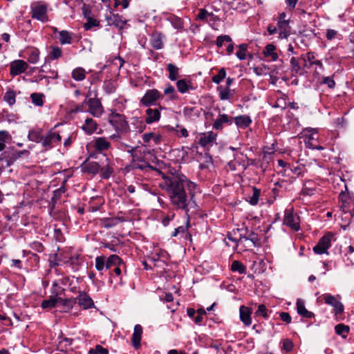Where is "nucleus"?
Returning <instances> with one entry per match:
<instances>
[{"mask_svg":"<svg viewBox=\"0 0 354 354\" xmlns=\"http://www.w3.org/2000/svg\"><path fill=\"white\" fill-rule=\"evenodd\" d=\"M162 180L159 187L168 195L171 205L178 209L188 212L196 208L195 195L198 192L197 184L182 174H161Z\"/></svg>","mask_w":354,"mask_h":354,"instance_id":"1","label":"nucleus"},{"mask_svg":"<svg viewBox=\"0 0 354 354\" xmlns=\"http://www.w3.org/2000/svg\"><path fill=\"white\" fill-rule=\"evenodd\" d=\"M129 153L131 154L132 158L131 164L126 167L128 171L131 169H138L144 170L149 167V162L145 159V152L138 147H133L132 151Z\"/></svg>","mask_w":354,"mask_h":354,"instance_id":"2","label":"nucleus"},{"mask_svg":"<svg viewBox=\"0 0 354 354\" xmlns=\"http://www.w3.org/2000/svg\"><path fill=\"white\" fill-rule=\"evenodd\" d=\"M48 5L46 2L39 1H35L30 5V14L32 19H37L42 23L49 21L48 16Z\"/></svg>","mask_w":354,"mask_h":354,"instance_id":"3","label":"nucleus"},{"mask_svg":"<svg viewBox=\"0 0 354 354\" xmlns=\"http://www.w3.org/2000/svg\"><path fill=\"white\" fill-rule=\"evenodd\" d=\"M337 180L340 181V183H337V185L342 186L345 189V191L342 190L339 195V201L342 203L341 207L348 209L354 205V197L348 192L345 181L339 176L333 178V183Z\"/></svg>","mask_w":354,"mask_h":354,"instance_id":"4","label":"nucleus"},{"mask_svg":"<svg viewBox=\"0 0 354 354\" xmlns=\"http://www.w3.org/2000/svg\"><path fill=\"white\" fill-rule=\"evenodd\" d=\"M301 138L306 147L309 149H322L323 147L318 145L317 142V130L313 128H306L301 133Z\"/></svg>","mask_w":354,"mask_h":354,"instance_id":"5","label":"nucleus"},{"mask_svg":"<svg viewBox=\"0 0 354 354\" xmlns=\"http://www.w3.org/2000/svg\"><path fill=\"white\" fill-rule=\"evenodd\" d=\"M109 121L116 132L127 133L129 131L128 122L126 120L124 115L112 113L109 115Z\"/></svg>","mask_w":354,"mask_h":354,"instance_id":"6","label":"nucleus"},{"mask_svg":"<svg viewBox=\"0 0 354 354\" xmlns=\"http://www.w3.org/2000/svg\"><path fill=\"white\" fill-rule=\"evenodd\" d=\"M196 19L208 23L214 30H218V23L221 21V18L218 16L214 15L212 12H208L205 8L199 10Z\"/></svg>","mask_w":354,"mask_h":354,"instance_id":"7","label":"nucleus"},{"mask_svg":"<svg viewBox=\"0 0 354 354\" xmlns=\"http://www.w3.org/2000/svg\"><path fill=\"white\" fill-rule=\"evenodd\" d=\"M62 137L59 133L53 130L49 131L45 136H43L42 147L45 150H49L55 146L60 144Z\"/></svg>","mask_w":354,"mask_h":354,"instance_id":"8","label":"nucleus"},{"mask_svg":"<svg viewBox=\"0 0 354 354\" xmlns=\"http://www.w3.org/2000/svg\"><path fill=\"white\" fill-rule=\"evenodd\" d=\"M163 95L157 89H149L140 100V103L145 106H149L155 104L156 102L162 98Z\"/></svg>","mask_w":354,"mask_h":354,"instance_id":"9","label":"nucleus"},{"mask_svg":"<svg viewBox=\"0 0 354 354\" xmlns=\"http://www.w3.org/2000/svg\"><path fill=\"white\" fill-rule=\"evenodd\" d=\"M332 240V234L330 232L327 233L326 235L322 236L318 241L317 244L313 247V250L315 254H323L326 253L329 254L327 251L330 246Z\"/></svg>","mask_w":354,"mask_h":354,"instance_id":"10","label":"nucleus"},{"mask_svg":"<svg viewBox=\"0 0 354 354\" xmlns=\"http://www.w3.org/2000/svg\"><path fill=\"white\" fill-rule=\"evenodd\" d=\"M84 103L88 106V112L95 117H100L103 113V106L99 99L96 97L86 98Z\"/></svg>","mask_w":354,"mask_h":354,"instance_id":"11","label":"nucleus"},{"mask_svg":"<svg viewBox=\"0 0 354 354\" xmlns=\"http://www.w3.org/2000/svg\"><path fill=\"white\" fill-rule=\"evenodd\" d=\"M283 224L295 231H298L300 229L299 217L293 214L291 209H286Z\"/></svg>","mask_w":354,"mask_h":354,"instance_id":"12","label":"nucleus"},{"mask_svg":"<svg viewBox=\"0 0 354 354\" xmlns=\"http://www.w3.org/2000/svg\"><path fill=\"white\" fill-rule=\"evenodd\" d=\"M19 57L27 59L30 64H35L39 61L40 51L35 47H28L24 51L20 52Z\"/></svg>","mask_w":354,"mask_h":354,"instance_id":"13","label":"nucleus"},{"mask_svg":"<svg viewBox=\"0 0 354 354\" xmlns=\"http://www.w3.org/2000/svg\"><path fill=\"white\" fill-rule=\"evenodd\" d=\"M300 61L301 62V67L304 69V75L306 74L313 65L322 66L320 61L315 60L314 55L311 53L302 55L300 57Z\"/></svg>","mask_w":354,"mask_h":354,"instance_id":"14","label":"nucleus"},{"mask_svg":"<svg viewBox=\"0 0 354 354\" xmlns=\"http://www.w3.org/2000/svg\"><path fill=\"white\" fill-rule=\"evenodd\" d=\"M28 68L27 62L22 59L12 61L10 65V74L15 77L24 73Z\"/></svg>","mask_w":354,"mask_h":354,"instance_id":"15","label":"nucleus"},{"mask_svg":"<svg viewBox=\"0 0 354 354\" xmlns=\"http://www.w3.org/2000/svg\"><path fill=\"white\" fill-rule=\"evenodd\" d=\"M109 137L94 138L93 140V149L99 153H102L109 150L111 148V144L109 141Z\"/></svg>","mask_w":354,"mask_h":354,"instance_id":"16","label":"nucleus"},{"mask_svg":"<svg viewBox=\"0 0 354 354\" xmlns=\"http://www.w3.org/2000/svg\"><path fill=\"white\" fill-rule=\"evenodd\" d=\"M105 19L107 21L108 26H113L120 29L123 28L126 24V20L121 15L114 14L111 11L106 15Z\"/></svg>","mask_w":354,"mask_h":354,"instance_id":"17","label":"nucleus"},{"mask_svg":"<svg viewBox=\"0 0 354 354\" xmlns=\"http://www.w3.org/2000/svg\"><path fill=\"white\" fill-rule=\"evenodd\" d=\"M232 119L227 114L219 113L212 124V128L216 131H222L225 125L230 126L232 124Z\"/></svg>","mask_w":354,"mask_h":354,"instance_id":"18","label":"nucleus"},{"mask_svg":"<svg viewBox=\"0 0 354 354\" xmlns=\"http://www.w3.org/2000/svg\"><path fill=\"white\" fill-rule=\"evenodd\" d=\"M216 138L217 134L212 131L203 133L201 134L198 144L202 147H212L214 143H216Z\"/></svg>","mask_w":354,"mask_h":354,"instance_id":"19","label":"nucleus"},{"mask_svg":"<svg viewBox=\"0 0 354 354\" xmlns=\"http://www.w3.org/2000/svg\"><path fill=\"white\" fill-rule=\"evenodd\" d=\"M109 138L115 142L117 149L127 151V153L130 152V151H132V148L133 147L130 146L124 141V139L122 137L121 133L116 132L115 133L110 136Z\"/></svg>","mask_w":354,"mask_h":354,"instance_id":"20","label":"nucleus"},{"mask_svg":"<svg viewBox=\"0 0 354 354\" xmlns=\"http://www.w3.org/2000/svg\"><path fill=\"white\" fill-rule=\"evenodd\" d=\"M76 299L79 305L84 309H88L94 307V302L91 297L84 292H80Z\"/></svg>","mask_w":354,"mask_h":354,"instance_id":"21","label":"nucleus"},{"mask_svg":"<svg viewBox=\"0 0 354 354\" xmlns=\"http://www.w3.org/2000/svg\"><path fill=\"white\" fill-rule=\"evenodd\" d=\"M142 335V327L140 324H136L133 328V333L131 337V343L133 346L138 349L140 346V342Z\"/></svg>","mask_w":354,"mask_h":354,"instance_id":"22","label":"nucleus"},{"mask_svg":"<svg viewBox=\"0 0 354 354\" xmlns=\"http://www.w3.org/2000/svg\"><path fill=\"white\" fill-rule=\"evenodd\" d=\"M251 314L252 310L248 307H246L245 306H241L240 307V319L245 326H250L252 324Z\"/></svg>","mask_w":354,"mask_h":354,"instance_id":"23","label":"nucleus"},{"mask_svg":"<svg viewBox=\"0 0 354 354\" xmlns=\"http://www.w3.org/2000/svg\"><path fill=\"white\" fill-rule=\"evenodd\" d=\"M277 28L279 30V38H287L289 36L290 32L289 21H278Z\"/></svg>","mask_w":354,"mask_h":354,"instance_id":"24","label":"nucleus"},{"mask_svg":"<svg viewBox=\"0 0 354 354\" xmlns=\"http://www.w3.org/2000/svg\"><path fill=\"white\" fill-rule=\"evenodd\" d=\"M17 159L14 149L6 151L0 155V161H5L6 167L12 165Z\"/></svg>","mask_w":354,"mask_h":354,"instance_id":"25","label":"nucleus"},{"mask_svg":"<svg viewBox=\"0 0 354 354\" xmlns=\"http://www.w3.org/2000/svg\"><path fill=\"white\" fill-rule=\"evenodd\" d=\"M147 117L145 122L147 124H151L158 122L160 118V113L158 109L149 108L146 111Z\"/></svg>","mask_w":354,"mask_h":354,"instance_id":"26","label":"nucleus"},{"mask_svg":"<svg viewBox=\"0 0 354 354\" xmlns=\"http://www.w3.org/2000/svg\"><path fill=\"white\" fill-rule=\"evenodd\" d=\"M234 122L238 128L246 129L252 123V120L247 115H241L234 118Z\"/></svg>","mask_w":354,"mask_h":354,"instance_id":"27","label":"nucleus"},{"mask_svg":"<svg viewBox=\"0 0 354 354\" xmlns=\"http://www.w3.org/2000/svg\"><path fill=\"white\" fill-rule=\"evenodd\" d=\"M150 44L156 50L162 49L164 46L162 34L158 32H153L150 39Z\"/></svg>","mask_w":354,"mask_h":354,"instance_id":"28","label":"nucleus"},{"mask_svg":"<svg viewBox=\"0 0 354 354\" xmlns=\"http://www.w3.org/2000/svg\"><path fill=\"white\" fill-rule=\"evenodd\" d=\"M82 128L86 134L91 135L97 130V124L93 119L87 118Z\"/></svg>","mask_w":354,"mask_h":354,"instance_id":"29","label":"nucleus"},{"mask_svg":"<svg viewBox=\"0 0 354 354\" xmlns=\"http://www.w3.org/2000/svg\"><path fill=\"white\" fill-rule=\"evenodd\" d=\"M344 305L339 301L336 300L333 297V310L337 321H340L344 319Z\"/></svg>","mask_w":354,"mask_h":354,"instance_id":"30","label":"nucleus"},{"mask_svg":"<svg viewBox=\"0 0 354 354\" xmlns=\"http://www.w3.org/2000/svg\"><path fill=\"white\" fill-rule=\"evenodd\" d=\"M176 86L178 88V91L180 93H185L189 90L193 89V86L192 85V82L190 80H187L186 79H182L179 80L176 82Z\"/></svg>","mask_w":354,"mask_h":354,"instance_id":"31","label":"nucleus"},{"mask_svg":"<svg viewBox=\"0 0 354 354\" xmlns=\"http://www.w3.org/2000/svg\"><path fill=\"white\" fill-rule=\"evenodd\" d=\"M296 304L298 314L306 318H310L313 316V313L306 308L304 302L301 299H297Z\"/></svg>","mask_w":354,"mask_h":354,"instance_id":"32","label":"nucleus"},{"mask_svg":"<svg viewBox=\"0 0 354 354\" xmlns=\"http://www.w3.org/2000/svg\"><path fill=\"white\" fill-rule=\"evenodd\" d=\"M104 157L105 158L106 163L102 168V175L104 178H109L113 173V169L111 167L112 159L106 154H104Z\"/></svg>","mask_w":354,"mask_h":354,"instance_id":"33","label":"nucleus"},{"mask_svg":"<svg viewBox=\"0 0 354 354\" xmlns=\"http://www.w3.org/2000/svg\"><path fill=\"white\" fill-rule=\"evenodd\" d=\"M86 76V72L82 67H77L74 68L71 72L72 78L77 82L83 81L85 80Z\"/></svg>","mask_w":354,"mask_h":354,"instance_id":"34","label":"nucleus"},{"mask_svg":"<svg viewBox=\"0 0 354 354\" xmlns=\"http://www.w3.org/2000/svg\"><path fill=\"white\" fill-rule=\"evenodd\" d=\"M58 39L62 45L71 44L73 41L72 33L68 30H61L58 32Z\"/></svg>","mask_w":354,"mask_h":354,"instance_id":"35","label":"nucleus"},{"mask_svg":"<svg viewBox=\"0 0 354 354\" xmlns=\"http://www.w3.org/2000/svg\"><path fill=\"white\" fill-rule=\"evenodd\" d=\"M263 53L266 57H270L272 61H276L278 58L277 53H275V46L271 44L265 47Z\"/></svg>","mask_w":354,"mask_h":354,"instance_id":"36","label":"nucleus"},{"mask_svg":"<svg viewBox=\"0 0 354 354\" xmlns=\"http://www.w3.org/2000/svg\"><path fill=\"white\" fill-rule=\"evenodd\" d=\"M28 138L30 141L39 143L42 142L43 136L41 129H33L30 130L28 135Z\"/></svg>","mask_w":354,"mask_h":354,"instance_id":"37","label":"nucleus"},{"mask_svg":"<svg viewBox=\"0 0 354 354\" xmlns=\"http://www.w3.org/2000/svg\"><path fill=\"white\" fill-rule=\"evenodd\" d=\"M290 64L292 72L299 75H304V69L301 67V62L300 60L299 61L297 58L292 57L290 59Z\"/></svg>","mask_w":354,"mask_h":354,"instance_id":"38","label":"nucleus"},{"mask_svg":"<svg viewBox=\"0 0 354 354\" xmlns=\"http://www.w3.org/2000/svg\"><path fill=\"white\" fill-rule=\"evenodd\" d=\"M122 263V260L116 254H112L107 259H105L106 269L111 268L113 266H120Z\"/></svg>","mask_w":354,"mask_h":354,"instance_id":"39","label":"nucleus"},{"mask_svg":"<svg viewBox=\"0 0 354 354\" xmlns=\"http://www.w3.org/2000/svg\"><path fill=\"white\" fill-rule=\"evenodd\" d=\"M348 250L345 254V259L344 261L346 262L347 265H351L354 266V248L353 246H346L345 250Z\"/></svg>","mask_w":354,"mask_h":354,"instance_id":"40","label":"nucleus"},{"mask_svg":"<svg viewBox=\"0 0 354 354\" xmlns=\"http://www.w3.org/2000/svg\"><path fill=\"white\" fill-rule=\"evenodd\" d=\"M103 203L104 201L101 198H92L89 202V211L95 212L100 210Z\"/></svg>","mask_w":354,"mask_h":354,"instance_id":"41","label":"nucleus"},{"mask_svg":"<svg viewBox=\"0 0 354 354\" xmlns=\"http://www.w3.org/2000/svg\"><path fill=\"white\" fill-rule=\"evenodd\" d=\"M168 21L175 29L178 30L184 29V23L181 18L176 16H171L168 18Z\"/></svg>","mask_w":354,"mask_h":354,"instance_id":"42","label":"nucleus"},{"mask_svg":"<svg viewBox=\"0 0 354 354\" xmlns=\"http://www.w3.org/2000/svg\"><path fill=\"white\" fill-rule=\"evenodd\" d=\"M167 70L169 72V79L171 81L176 80L178 77V68L176 65L169 63L167 65Z\"/></svg>","mask_w":354,"mask_h":354,"instance_id":"43","label":"nucleus"},{"mask_svg":"<svg viewBox=\"0 0 354 354\" xmlns=\"http://www.w3.org/2000/svg\"><path fill=\"white\" fill-rule=\"evenodd\" d=\"M335 330L337 335L342 338H346L349 333L350 328L344 324H339L335 326Z\"/></svg>","mask_w":354,"mask_h":354,"instance_id":"44","label":"nucleus"},{"mask_svg":"<svg viewBox=\"0 0 354 354\" xmlns=\"http://www.w3.org/2000/svg\"><path fill=\"white\" fill-rule=\"evenodd\" d=\"M57 294L55 297L51 296L48 299H45L42 301L41 306L42 308H53L55 307L57 304L58 303V297H57Z\"/></svg>","mask_w":354,"mask_h":354,"instance_id":"45","label":"nucleus"},{"mask_svg":"<svg viewBox=\"0 0 354 354\" xmlns=\"http://www.w3.org/2000/svg\"><path fill=\"white\" fill-rule=\"evenodd\" d=\"M234 95V90H232L230 88H221L219 89V97L221 100H230Z\"/></svg>","mask_w":354,"mask_h":354,"instance_id":"46","label":"nucleus"},{"mask_svg":"<svg viewBox=\"0 0 354 354\" xmlns=\"http://www.w3.org/2000/svg\"><path fill=\"white\" fill-rule=\"evenodd\" d=\"M45 95L41 93H32L30 95L32 102L37 106H42L44 105V98Z\"/></svg>","mask_w":354,"mask_h":354,"instance_id":"47","label":"nucleus"},{"mask_svg":"<svg viewBox=\"0 0 354 354\" xmlns=\"http://www.w3.org/2000/svg\"><path fill=\"white\" fill-rule=\"evenodd\" d=\"M231 270L239 274H245L246 267L239 261H234L231 265Z\"/></svg>","mask_w":354,"mask_h":354,"instance_id":"48","label":"nucleus"},{"mask_svg":"<svg viewBox=\"0 0 354 354\" xmlns=\"http://www.w3.org/2000/svg\"><path fill=\"white\" fill-rule=\"evenodd\" d=\"M51 51L49 53V59L50 60L57 59L62 55V48L57 46H51Z\"/></svg>","mask_w":354,"mask_h":354,"instance_id":"49","label":"nucleus"},{"mask_svg":"<svg viewBox=\"0 0 354 354\" xmlns=\"http://www.w3.org/2000/svg\"><path fill=\"white\" fill-rule=\"evenodd\" d=\"M239 50L236 53V56L240 60H244L246 59V52L248 50V44H242L239 46Z\"/></svg>","mask_w":354,"mask_h":354,"instance_id":"50","label":"nucleus"},{"mask_svg":"<svg viewBox=\"0 0 354 354\" xmlns=\"http://www.w3.org/2000/svg\"><path fill=\"white\" fill-rule=\"evenodd\" d=\"M242 239L250 240L254 245H256L259 241L258 235L253 232H248L245 235L240 234L239 240L241 241Z\"/></svg>","mask_w":354,"mask_h":354,"instance_id":"51","label":"nucleus"},{"mask_svg":"<svg viewBox=\"0 0 354 354\" xmlns=\"http://www.w3.org/2000/svg\"><path fill=\"white\" fill-rule=\"evenodd\" d=\"M95 268L100 271L102 272L104 268H106V263H105V257L104 256H98L95 259Z\"/></svg>","mask_w":354,"mask_h":354,"instance_id":"52","label":"nucleus"},{"mask_svg":"<svg viewBox=\"0 0 354 354\" xmlns=\"http://www.w3.org/2000/svg\"><path fill=\"white\" fill-rule=\"evenodd\" d=\"M15 93L13 91H8L4 96L3 100L10 105L12 106L15 103Z\"/></svg>","mask_w":354,"mask_h":354,"instance_id":"53","label":"nucleus"},{"mask_svg":"<svg viewBox=\"0 0 354 354\" xmlns=\"http://www.w3.org/2000/svg\"><path fill=\"white\" fill-rule=\"evenodd\" d=\"M259 196L260 190L254 187L252 188V195L250 197L249 203L252 205H257L259 202Z\"/></svg>","mask_w":354,"mask_h":354,"instance_id":"54","label":"nucleus"},{"mask_svg":"<svg viewBox=\"0 0 354 354\" xmlns=\"http://www.w3.org/2000/svg\"><path fill=\"white\" fill-rule=\"evenodd\" d=\"M226 77L225 68H222L219 70L218 74L212 77V82L215 84H220Z\"/></svg>","mask_w":354,"mask_h":354,"instance_id":"55","label":"nucleus"},{"mask_svg":"<svg viewBox=\"0 0 354 354\" xmlns=\"http://www.w3.org/2000/svg\"><path fill=\"white\" fill-rule=\"evenodd\" d=\"M100 26V21L92 17H88L87 22L84 24V28L86 30H89L93 27H98Z\"/></svg>","mask_w":354,"mask_h":354,"instance_id":"56","label":"nucleus"},{"mask_svg":"<svg viewBox=\"0 0 354 354\" xmlns=\"http://www.w3.org/2000/svg\"><path fill=\"white\" fill-rule=\"evenodd\" d=\"M58 303H60L62 306H66L68 308H72L73 305L76 304L75 298L62 299L61 297H58Z\"/></svg>","mask_w":354,"mask_h":354,"instance_id":"57","label":"nucleus"},{"mask_svg":"<svg viewBox=\"0 0 354 354\" xmlns=\"http://www.w3.org/2000/svg\"><path fill=\"white\" fill-rule=\"evenodd\" d=\"M101 222L102 225L105 228H111L117 225L114 221V217L103 218L101 219Z\"/></svg>","mask_w":354,"mask_h":354,"instance_id":"58","label":"nucleus"},{"mask_svg":"<svg viewBox=\"0 0 354 354\" xmlns=\"http://www.w3.org/2000/svg\"><path fill=\"white\" fill-rule=\"evenodd\" d=\"M317 301L320 304L332 305V295L330 294H323L317 297Z\"/></svg>","mask_w":354,"mask_h":354,"instance_id":"59","label":"nucleus"},{"mask_svg":"<svg viewBox=\"0 0 354 354\" xmlns=\"http://www.w3.org/2000/svg\"><path fill=\"white\" fill-rule=\"evenodd\" d=\"M164 94L170 95L171 100H176L178 97L176 94L174 87L170 84H168L167 86L164 89Z\"/></svg>","mask_w":354,"mask_h":354,"instance_id":"60","label":"nucleus"},{"mask_svg":"<svg viewBox=\"0 0 354 354\" xmlns=\"http://www.w3.org/2000/svg\"><path fill=\"white\" fill-rule=\"evenodd\" d=\"M187 231V226H183V225L179 226L174 230L171 236L175 237V236H178V235H180L181 236H183L185 234H186Z\"/></svg>","mask_w":354,"mask_h":354,"instance_id":"61","label":"nucleus"},{"mask_svg":"<svg viewBox=\"0 0 354 354\" xmlns=\"http://www.w3.org/2000/svg\"><path fill=\"white\" fill-rule=\"evenodd\" d=\"M225 41L231 42V37L229 35H220L216 39V46L221 48Z\"/></svg>","mask_w":354,"mask_h":354,"instance_id":"62","label":"nucleus"},{"mask_svg":"<svg viewBox=\"0 0 354 354\" xmlns=\"http://www.w3.org/2000/svg\"><path fill=\"white\" fill-rule=\"evenodd\" d=\"M103 88L108 94L112 93L115 91L114 84L110 81L105 82Z\"/></svg>","mask_w":354,"mask_h":354,"instance_id":"63","label":"nucleus"},{"mask_svg":"<svg viewBox=\"0 0 354 354\" xmlns=\"http://www.w3.org/2000/svg\"><path fill=\"white\" fill-rule=\"evenodd\" d=\"M176 131V134L178 137L187 138L188 136V131L184 127H180L179 125L176 126V129H174Z\"/></svg>","mask_w":354,"mask_h":354,"instance_id":"64","label":"nucleus"}]
</instances>
